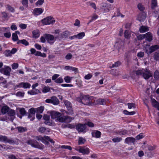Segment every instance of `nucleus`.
Here are the masks:
<instances>
[{
    "label": "nucleus",
    "mask_w": 159,
    "mask_h": 159,
    "mask_svg": "<svg viewBox=\"0 0 159 159\" xmlns=\"http://www.w3.org/2000/svg\"><path fill=\"white\" fill-rule=\"evenodd\" d=\"M124 42L121 39H117V41L116 43V45L118 47H120L121 46L124 45Z\"/></svg>",
    "instance_id": "nucleus-31"
},
{
    "label": "nucleus",
    "mask_w": 159,
    "mask_h": 159,
    "mask_svg": "<svg viewBox=\"0 0 159 159\" xmlns=\"http://www.w3.org/2000/svg\"><path fill=\"white\" fill-rule=\"evenodd\" d=\"M27 143L31 145L33 147L38 148L40 149H43L44 148V146L41 143H39L35 140L30 139L28 140Z\"/></svg>",
    "instance_id": "nucleus-2"
},
{
    "label": "nucleus",
    "mask_w": 159,
    "mask_h": 159,
    "mask_svg": "<svg viewBox=\"0 0 159 159\" xmlns=\"http://www.w3.org/2000/svg\"><path fill=\"white\" fill-rule=\"evenodd\" d=\"M17 128L18 129L19 132H23L26 130V128L21 127H18Z\"/></svg>",
    "instance_id": "nucleus-52"
},
{
    "label": "nucleus",
    "mask_w": 159,
    "mask_h": 159,
    "mask_svg": "<svg viewBox=\"0 0 159 159\" xmlns=\"http://www.w3.org/2000/svg\"><path fill=\"white\" fill-rule=\"evenodd\" d=\"M125 38L127 39H129L130 37V34L128 30H126L124 33Z\"/></svg>",
    "instance_id": "nucleus-41"
},
{
    "label": "nucleus",
    "mask_w": 159,
    "mask_h": 159,
    "mask_svg": "<svg viewBox=\"0 0 159 159\" xmlns=\"http://www.w3.org/2000/svg\"><path fill=\"white\" fill-rule=\"evenodd\" d=\"M43 119L44 120H45V121L44 122V123L46 125H51L52 123L49 121L50 116L47 115H44Z\"/></svg>",
    "instance_id": "nucleus-16"
},
{
    "label": "nucleus",
    "mask_w": 159,
    "mask_h": 159,
    "mask_svg": "<svg viewBox=\"0 0 159 159\" xmlns=\"http://www.w3.org/2000/svg\"><path fill=\"white\" fill-rule=\"evenodd\" d=\"M122 140V139L120 137H116L113 138L112 141L114 143L119 142Z\"/></svg>",
    "instance_id": "nucleus-45"
},
{
    "label": "nucleus",
    "mask_w": 159,
    "mask_h": 159,
    "mask_svg": "<svg viewBox=\"0 0 159 159\" xmlns=\"http://www.w3.org/2000/svg\"><path fill=\"white\" fill-rule=\"evenodd\" d=\"M66 118H65L64 122H70L71 120L74 119L73 118L71 117L68 116H65Z\"/></svg>",
    "instance_id": "nucleus-40"
},
{
    "label": "nucleus",
    "mask_w": 159,
    "mask_h": 159,
    "mask_svg": "<svg viewBox=\"0 0 159 159\" xmlns=\"http://www.w3.org/2000/svg\"><path fill=\"white\" fill-rule=\"evenodd\" d=\"M4 53L6 57L11 56L12 55L10 50H6L4 52Z\"/></svg>",
    "instance_id": "nucleus-43"
},
{
    "label": "nucleus",
    "mask_w": 159,
    "mask_h": 159,
    "mask_svg": "<svg viewBox=\"0 0 159 159\" xmlns=\"http://www.w3.org/2000/svg\"><path fill=\"white\" fill-rule=\"evenodd\" d=\"M146 38V40L151 42L152 40V35L150 32H148L145 34V38Z\"/></svg>",
    "instance_id": "nucleus-22"
},
{
    "label": "nucleus",
    "mask_w": 159,
    "mask_h": 159,
    "mask_svg": "<svg viewBox=\"0 0 159 159\" xmlns=\"http://www.w3.org/2000/svg\"><path fill=\"white\" fill-rule=\"evenodd\" d=\"M111 5L107 4L106 3H102L101 6V8L103 10V12L106 13L108 12L110 10V7Z\"/></svg>",
    "instance_id": "nucleus-13"
},
{
    "label": "nucleus",
    "mask_w": 159,
    "mask_h": 159,
    "mask_svg": "<svg viewBox=\"0 0 159 159\" xmlns=\"http://www.w3.org/2000/svg\"><path fill=\"white\" fill-rule=\"evenodd\" d=\"M44 110V107L41 106L37 108V111L38 113H41L43 112Z\"/></svg>",
    "instance_id": "nucleus-50"
},
{
    "label": "nucleus",
    "mask_w": 159,
    "mask_h": 159,
    "mask_svg": "<svg viewBox=\"0 0 159 159\" xmlns=\"http://www.w3.org/2000/svg\"><path fill=\"white\" fill-rule=\"evenodd\" d=\"M93 76V75L92 74H89L85 75L84 77V78L87 80H89L91 79Z\"/></svg>",
    "instance_id": "nucleus-61"
},
{
    "label": "nucleus",
    "mask_w": 159,
    "mask_h": 159,
    "mask_svg": "<svg viewBox=\"0 0 159 159\" xmlns=\"http://www.w3.org/2000/svg\"><path fill=\"white\" fill-rule=\"evenodd\" d=\"M30 84L27 82H21L15 86V88H23L24 89H28L30 87Z\"/></svg>",
    "instance_id": "nucleus-10"
},
{
    "label": "nucleus",
    "mask_w": 159,
    "mask_h": 159,
    "mask_svg": "<svg viewBox=\"0 0 159 159\" xmlns=\"http://www.w3.org/2000/svg\"><path fill=\"white\" fill-rule=\"evenodd\" d=\"M19 112L20 114L22 116H24L26 112L25 109L24 108H20L19 109Z\"/></svg>",
    "instance_id": "nucleus-46"
},
{
    "label": "nucleus",
    "mask_w": 159,
    "mask_h": 159,
    "mask_svg": "<svg viewBox=\"0 0 159 159\" xmlns=\"http://www.w3.org/2000/svg\"><path fill=\"white\" fill-rule=\"evenodd\" d=\"M55 82L58 84L61 83L63 82V80L61 77H60L55 80Z\"/></svg>",
    "instance_id": "nucleus-47"
},
{
    "label": "nucleus",
    "mask_w": 159,
    "mask_h": 159,
    "mask_svg": "<svg viewBox=\"0 0 159 159\" xmlns=\"http://www.w3.org/2000/svg\"><path fill=\"white\" fill-rule=\"evenodd\" d=\"M89 149L88 148H84L81 147L80 153H82L83 155L88 154L89 153Z\"/></svg>",
    "instance_id": "nucleus-27"
},
{
    "label": "nucleus",
    "mask_w": 159,
    "mask_h": 159,
    "mask_svg": "<svg viewBox=\"0 0 159 159\" xmlns=\"http://www.w3.org/2000/svg\"><path fill=\"white\" fill-rule=\"evenodd\" d=\"M93 97L89 95H85L83 97L82 103L89 106L93 105L94 103L92 101L93 100Z\"/></svg>",
    "instance_id": "nucleus-3"
},
{
    "label": "nucleus",
    "mask_w": 159,
    "mask_h": 159,
    "mask_svg": "<svg viewBox=\"0 0 159 159\" xmlns=\"http://www.w3.org/2000/svg\"><path fill=\"white\" fill-rule=\"evenodd\" d=\"M148 30V27L147 26H142L139 29L140 32L141 33H144Z\"/></svg>",
    "instance_id": "nucleus-25"
},
{
    "label": "nucleus",
    "mask_w": 159,
    "mask_h": 159,
    "mask_svg": "<svg viewBox=\"0 0 159 159\" xmlns=\"http://www.w3.org/2000/svg\"><path fill=\"white\" fill-rule=\"evenodd\" d=\"M17 43V44H20L21 43L25 45L26 46L29 45V43L25 39H22L21 40H18Z\"/></svg>",
    "instance_id": "nucleus-29"
},
{
    "label": "nucleus",
    "mask_w": 159,
    "mask_h": 159,
    "mask_svg": "<svg viewBox=\"0 0 159 159\" xmlns=\"http://www.w3.org/2000/svg\"><path fill=\"white\" fill-rule=\"evenodd\" d=\"M71 78H72L69 76H66L64 78V79L66 82L69 83L70 82Z\"/></svg>",
    "instance_id": "nucleus-55"
},
{
    "label": "nucleus",
    "mask_w": 159,
    "mask_h": 159,
    "mask_svg": "<svg viewBox=\"0 0 159 159\" xmlns=\"http://www.w3.org/2000/svg\"><path fill=\"white\" fill-rule=\"evenodd\" d=\"M44 2V0H38L36 3V5L37 6L42 5Z\"/></svg>",
    "instance_id": "nucleus-62"
},
{
    "label": "nucleus",
    "mask_w": 159,
    "mask_h": 159,
    "mask_svg": "<svg viewBox=\"0 0 159 159\" xmlns=\"http://www.w3.org/2000/svg\"><path fill=\"white\" fill-rule=\"evenodd\" d=\"M33 37L34 38H37L40 36V32L38 30H36L32 31Z\"/></svg>",
    "instance_id": "nucleus-26"
},
{
    "label": "nucleus",
    "mask_w": 159,
    "mask_h": 159,
    "mask_svg": "<svg viewBox=\"0 0 159 159\" xmlns=\"http://www.w3.org/2000/svg\"><path fill=\"white\" fill-rule=\"evenodd\" d=\"M154 58L157 61L159 60V52H156L154 53Z\"/></svg>",
    "instance_id": "nucleus-51"
},
{
    "label": "nucleus",
    "mask_w": 159,
    "mask_h": 159,
    "mask_svg": "<svg viewBox=\"0 0 159 159\" xmlns=\"http://www.w3.org/2000/svg\"><path fill=\"white\" fill-rule=\"evenodd\" d=\"M28 0H22L21 3L24 6L26 7H28Z\"/></svg>",
    "instance_id": "nucleus-57"
},
{
    "label": "nucleus",
    "mask_w": 159,
    "mask_h": 159,
    "mask_svg": "<svg viewBox=\"0 0 159 159\" xmlns=\"http://www.w3.org/2000/svg\"><path fill=\"white\" fill-rule=\"evenodd\" d=\"M8 158L9 159H21L20 158H16L15 156L13 155H8Z\"/></svg>",
    "instance_id": "nucleus-64"
},
{
    "label": "nucleus",
    "mask_w": 159,
    "mask_h": 159,
    "mask_svg": "<svg viewBox=\"0 0 159 159\" xmlns=\"http://www.w3.org/2000/svg\"><path fill=\"white\" fill-rule=\"evenodd\" d=\"M45 102L47 103H52L54 105H57L59 103V99L55 96H52L50 99H47Z\"/></svg>",
    "instance_id": "nucleus-7"
},
{
    "label": "nucleus",
    "mask_w": 159,
    "mask_h": 159,
    "mask_svg": "<svg viewBox=\"0 0 159 159\" xmlns=\"http://www.w3.org/2000/svg\"><path fill=\"white\" fill-rule=\"evenodd\" d=\"M59 112L54 111H51L50 112V115L51 118L52 119L55 118Z\"/></svg>",
    "instance_id": "nucleus-35"
},
{
    "label": "nucleus",
    "mask_w": 159,
    "mask_h": 159,
    "mask_svg": "<svg viewBox=\"0 0 159 159\" xmlns=\"http://www.w3.org/2000/svg\"><path fill=\"white\" fill-rule=\"evenodd\" d=\"M152 106L154 107L157 108L159 106V103L154 99H152Z\"/></svg>",
    "instance_id": "nucleus-30"
},
{
    "label": "nucleus",
    "mask_w": 159,
    "mask_h": 159,
    "mask_svg": "<svg viewBox=\"0 0 159 159\" xmlns=\"http://www.w3.org/2000/svg\"><path fill=\"white\" fill-rule=\"evenodd\" d=\"M86 141L85 139L83 138L82 137H79L78 140V144L81 145L84 143Z\"/></svg>",
    "instance_id": "nucleus-37"
},
{
    "label": "nucleus",
    "mask_w": 159,
    "mask_h": 159,
    "mask_svg": "<svg viewBox=\"0 0 159 159\" xmlns=\"http://www.w3.org/2000/svg\"><path fill=\"white\" fill-rule=\"evenodd\" d=\"M10 108L7 106L1 107V111L2 114H5L8 112L10 110Z\"/></svg>",
    "instance_id": "nucleus-18"
},
{
    "label": "nucleus",
    "mask_w": 159,
    "mask_h": 159,
    "mask_svg": "<svg viewBox=\"0 0 159 159\" xmlns=\"http://www.w3.org/2000/svg\"><path fill=\"white\" fill-rule=\"evenodd\" d=\"M159 49V45H152L149 49L150 53H151L156 50Z\"/></svg>",
    "instance_id": "nucleus-20"
},
{
    "label": "nucleus",
    "mask_w": 159,
    "mask_h": 159,
    "mask_svg": "<svg viewBox=\"0 0 159 159\" xmlns=\"http://www.w3.org/2000/svg\"><path fill=\"white\" fill-rule=\"evenodd\" d=\"M137 7L139 10L140 11H143L144 9L143 6L141 3H139Z\"/></svg>",
    "instance_id": "nucleus-54"
},
{
    "label": "nucleus",
    "mask_w": 159,
    "mask_h": 159,
    "mask_svg": "<svg viewBox=\"0 0 159 159\" xmlns=\"http://www.w3.org/2000/svg\"><path fill=\"white\" fill-rule=\"evenodd\" d=\"M60 117H59L57 121H59L60 122H65V118H66L65 116H62L61 113V115Z\"/></svg>",
    "instance_id": "nucleus-34"
},
{
    "label": "nucleus",
    "mask_w": 159,
    "mask_h": 159,
    "mask_svg": "<svg viewBox=\"0 0 159 159\" xmlns=\"http://www.w3.org/2000/svg\"><path fill=\"white\" fill-rule=\"evenodd\" d=\"M96 103L100 105H104L105 104V100L103 99H98L96 101Z\"/></svg>",
    "instance_id": "nucleus-28"
},
{
    "label": "nucleus",
    "mask_w": 159,
    "mask_h": 159,
    "mask_svg": "<svg viewBox=\"0 0 159 159\" xmlns=\"http://www.w3.org/2000/svg\"><path fill=\"white\" fill-rule=\"evenodd\" d=\"M0 141L5 143H8L11 144H14L16 143L15 141L12 139H10L5 136H0Z\"/></svg>",
    "instance_id": "nucleus-5"
},
{
    "label": "nucleus",
    "mask_w": 159,
    "mask_h": 159,
    "mask_svg": "<svg viewBox=\"0 0 159 159\" xmlns=\"http://www.w3.org/2000/svg\"><path fill=\"white\" fill-rule=\"evenodd\" d=\"M11 70V68L9 66H7L4 68H2L0 69V72L2 73H3L5 75L10 76Z\"/></svg>",
    "instance_id": "nucleus-9"
},
{
    "label": "nucleus",
    "mask_w": 159,
    "mask_h": 159,
    "mask_svg": "<svg viewBox=\"0 0 159 159\" xmlns=\"http://www.w3.org/2000/svg\"><path fill=\"white\" fill-rule=\"evenodd\" d=\"M64 103L68 110L66 112V114L70 115H72L74 113L71 107V104L67 100L64 101Z\"/></svg>",
    "instance_id": "nucleus-6"
},
{
    "label": "nucleus",
    "mask_w": 159,
    "mask_h": 159,
    "mask_svg": "<svg viewBox=\"0 0 159 159\" xmlns=\"http://www.w3.org/2000/svg\"><path fill=\"white\" fill-rule=\"evenodd\" d=\"M35 56H40L44 57H46V55L45 53H42L41 52L39 51L36 52L35 53Z\"/></svg>",
    "instance_id": "nucleus-38"
},
{
    "label": "nucleus",
    "mask_w": 159,
    "mask_h": 159,
    "mask_svg": "<svg viewBox=\"0 0 159 159\" xmlns=\"http://www.w3.org/2000/svg\"><path fill=\"white\" fill-rule=\"evenodd\" d=\"M85 35L84 32H81L79 33L77 35H75V38L80 39L82 38Z\"/></svg>",
    "instance_id": "nucleus-36"
},
{
    "label": "nucleus",
    "mask_w": 159,
    "mask_h": 159,
    "mask_svg": "<svg viewBox=\"0 0 159 159\" xmlns=\"http://www.w3.org/2000/svg\"><path fill=\"white\" fill-rule=\"evenodd\" d=\"M153 77L156 80H159V70H156L154 72Z\"/></svg>",
    "instance_id": "nucleus-32"
},
{
    "label": "nucleus",
    "mask_w": 159,
    "mask_h": 159,
    "mask_svg": "<svg viewBox=\"0 0 159 159\" xmlns=\"http://www.w3.org/2000/svg\"><path fill=\"white\" fill-rule=\"evenodd\" d=\"M118 70L113 69L111 70V72L114 75H117L119 74Z\"/></svg>",
    "instance_id": "nucleus-63"
},
{
    "label": "nucleus",
    "mask_w": 159,
    "mask_h": 159,
    "mask_svg": "<svg viewBox=\"0 0 159 159\" xmlns=\"http://www.w3.org/2000/svg\"><path fill=\"white\" fill-rule=\"evenodd\" d=\"M92 136L96 138H99L101 134V133L98 130H94L92 133Z\"/></svg>",
    "instance_id": "nucleus-21"
},
{
    "label": "nucleus",
    "mask_w": 159,
    "mask_h": 159,
    "mask_svg": "<svg viewBox=\"0 0 159 159\" xmlns=\"http://www.w3.org/2000/svg\"><path fill=\"white\" fill-rule=\"evenodd\" d=\"M157 6V0H152L151 7L152 9L155 8Z\"/></svg>",
    "instance_id": "nucleus-39"
},
{
    "label": "nucleus",
    "mask_w": 159,
    "mask_h": 159,
    "mask_svg": "<svg viewBox=\"0 0 159 159\" xmlns=\"http://www.w3.org/2000/svg\"><path fill=\"white\" fill-rule=\"evenodd\" d=\"M128 107L129 109H131L132 108H135V104L133 103H128L127 104Z\"/></svg>",
    "instance_id": "nucleus-56"
},
{
    "label": "nucleus",
    "mask_w": 159,
    "mask_h": 159,
    "mask_svg": "<svg viewBox=\"0 0 159 159\" xmlns=\"http://www.w3.org/2000/svg\"><path fill=\"white\" fill-rule=\"evenodd\" d=\"M98 17V16L96 14H94L92 16L91 19L89 20V23H90L93 20H96Z\"/></svg>",
    "instance_id": "nucleus-48"
},
{
    "label": "nucleus",
    "mask_w": 159,
    "mask_h": 159,
    "mask_svg": "<svg viewBox=\"0 0 159 159\" xmlns=\"http://www.w3.org/2000/svg\"><path fill=\"white\" fill-rule=\"evenodd\" d=\"M50 90V88L48 86L44 87L42 90V91L44 93L48 92Z\"/></svg>",
    "instance_id": "nucleus-49"
},
{
    "label": "nucleus",
    "mask_w": 159,
    "mask_h": 159,
    "mask_svg": "<svg viewBox=\"0 0 159 159\" xmlns=\"http://www.w3.org/2000/svg\"><path fill=\"white\" fill-rule=\"evenodd\" d=\"M77 130L79 132H84L86 128V124H79L76 126Z\"/></svg>",
    "instance_id": "nucleus-11"
},
{
    "label": "nucleus",
    "mask_w": 159,
    "mask_h": 159,
    "mask_svg": "<svg viewBox=\"0 0 159 159\" xmlns=\"http://www.w3.org/2000/svg\"><path fill=\"white\" fill-rule=\"evenodd\" d=\"M146 18V14L144 13H141L139 15L137 19L140 21H143Z\"/></svg>",
    "instance_id": "nucleus-17"
},
{
    "label": "nucleus",
    "mask_w": 159,
    "mask_h": 159,
    "mask_svg": "<svg viewBox=\"0 0 159 159\" xmlns=\"http://www.w3.org/2000/svg\"><path fill=\"white\" fill-rule=\"evenodd\" d=\"M45 36L46 37L47 42L51 45H52L56 41L58 37H55L53 35L50 34H45Z\"/></svg>",
    "instance_id": "nucleus-4"
},
{
    "label": "nucleus",
    "mask_w": 159,
    "mask_h": 159,
    "mask_svg": "<svg viewBox=\"0 0 159 159\" xmlns=\"http://www.w3.org/2000/svg\"><path fill=\"white\" fill-rule=\"evenodd\" d=\"M135 142V138L132 137H128L126 138L125 140V143L129 144L131 143H133L134 144Z\"/></svg>",
    "instance_id": "nucleus-15"
},
{
    "label": "nucleus",
    "mask_w": 159,
    "mask_h": 159,
    "mask_svg": "<svg viewBox=\"0 0 159 159\" xmlns=\"http://www.w3.org/2000/svg\"><path fill=\"white\" fill-rule=\"evenodd\" d=\"M6 8L10 11L12 12H14L15 11V9L13 7H12L9 5H7L6 6Z\"/></svg>",
    "instance_id": "nucleus-33"
},
{
    "label": "nucleus",
    "mask_w": 159,
    "mask_h": 159,
    "mask_svg": "<svg viewBox=\"0 0 159 159\" xmlns=\"http://www.w3.org/2000/svg\"><path fill=\"white\" fill-rule=\"evenodd\" d=\"M128 133L127 130H124L122 131H118L117 134L120 135H124L127 134Z\"/></svg>",
    "instance_id": "nucleus-44"
},
{
    "label": "nucleus",
    "mask_w": 159,
    "mask_h": 159,
    "mask_svg": "<svg viewBox=\"0 0 159 159\" xmlns=\"http://www.w3.org/2000/svg\"><path fill=\"white\" fill-rule=\"evenodd\" d=\"M15 111L13 110H9L8 112V115L9 117V118L10 120L12 121L15 118Z\"/></svg>",
    "instance_id": "nucleus-14"
},
{
    "label": "nucleus",
    "mask_w": 159,
    "mask_h": 159,
    "mask_svg": "<svg viewBox=\"0 0 159 159\" xmlns=\"http://www.w3.org/2000/svg\"><path fill=\"white\" fill-rule=\"evenodd\" d=\"M70 33L68 31H65L62 33L59 34V37L61 38H63L64 37L66 38L68 36L70 35Z\"/></svg>",
    "instance_id": "nucleus-24"
},
{
    "label": "nucleus",
    "mask_w": 159,
    "mask_h": 159,
    "mask_svg": "<svg viewBox=\"0 0 159 159\" xmlns=\"http://www.w3.org/2000/svg\"><path fill=\"white\" fill-rule=\"evenodd\" d=\"M72 55L70 53H68L65 56V58L67 60H70L72 57Z\"/></svg>",
    "instance_id": "nucleus-59"
},
{
    "label": "nucleus",
    "mask_w": 159,
    "mask_h": 159,
    "mask_svg": "<svg viewBox=\"0 0 159 159\" xmlns=\"http://www.w3.org/2000/svg\"><path fill=\"white\" fill-rule=\"evenodd\" d=\"M44 138L45 139L46 141H48L52 143H54V141L52 139H51L50 137L47 136H44Z\"/></svg>",
    "instance_id": "nucleus-53"
},
{
    "label": "nucleus",
    "mask_w": 159,
    "mask_h": 159,
    "mask_svg": "<svg viewBox=\"0 0 159 159\" xmlns=\"http://www.w3.org/2000/svg\"><path fill=\"white\" fill-rule=\"evenodd\" d=\"M34 14L38 16L42 13L43 10L41 8H37L34 9Z\"/></svg>",
    "instance_id": "nucleus-23"
},
{
    "label": "nucleus",
    "mask_w": 159,
    "mask_h": 159,
    "mask_svg": "<svg viewBox=\"0 0 159 159\" xmlns=\"http://www.w3.org/2000/svg\"><path fill=\"white\" fill-rule=\"evenodd\" d=\"M87 3H89V5L95 10H96L97 9V7L96 4L94 3L89 2H88Z\"/></svg>",
    "instance_id": "nucleus-60"
},
{
    "label": "nucleus",
    "mask_w": 159,
    "mask_h": 159,
    "mask_svg": "<svg viewBox=\"0 0 159 159\" xmlns=\"http://www.w3.org/2000/svg\"><path fill=\"white\" fill-rule=\"evenodd\" d=\"M12 39L14 41H16L19 40L18 39V36L17 35L14 33H13L12 36Z\"/></svg>",
    "instance_id": "nucleus-42"
},
{
    "label": "nucleus",
    "mask_w": 159,
    "mask_h": 159,
    "mask_svg": "<svg viewBox=\"0 0 159 159\" xmlns=\"http://www.w3.org/2000/svg\"><path fill=\"white\" fill-rule=\"evenodd\" d=\"M135 73L137 75L142 76L145 80H148L152 76L151 71L146 68L136 71Z\"/></svg>",
    "instance_id": "nucleus-1"
},
{
    "label": "nucleus",
    "mask_w": 159,
    "mask_h": 159,
    "mask_svg": "<svg viewBox=\"0 0 159 159\" xmlns=\"http://www.w3.org/2000/svg\"><path fill=\"white\" fill-rule=\"evenodd\" d=\"M39 132L41 134H47L50 131V129L41 126L38 129Z\"/></svg>",
    "instance_id": "nucleus-12"
},
{
    "label": "nucleus",
    "mask_w": 159,
    "mask_h": 159,
    "mask_svg": "<svg viewBox=\"0 0 159 159\" xmlns=\"http://www.w3.org/2000/svg\"><path fill=\"white\" fill-rule=\"evenodd\" d=\"M55 21L54 18L51 16L47 17L42 20V23L45 25L53 24Z\"/></svg>",
    "instance_id": "nucleus-8"
},
{
    "label": "nucleus",
    "mask_w": 159,
    "mask_h": 159,
    "mask_svg": "<svg viewBox=\"0 0 159 159\" xmlns=\"http://www.w3.org/2000/svg\"><path fill=\"white\" fill-rule=\"evenodd\" d=\"M35 138L38 140L41 141V142L45 144H48V142L46 141L45 139L44 138V136L43 137L41 135H39L35 137Z\"/></svg>",
    "instance_id": "nucleus-19"
},
{
    "label": "nucleus",
    "mask_w": 159,
    "mask_h": 159,
    "mask_svg": "<svg viewBox=\"0 0 159 159\" xmlns=\"http://www.w3.org/2000/svg\"><path fill=\"white\" fill-rule=\"evenodd\" d=\"M144 137V135L143 134V133H141L140 134L138 135H137L136 137V138L137 140L143 138Z\"/></svg>",
    "instance_id": "nucleus-58"
}]
</instances>
